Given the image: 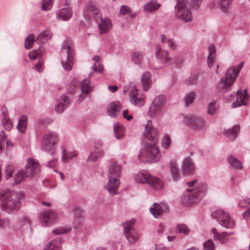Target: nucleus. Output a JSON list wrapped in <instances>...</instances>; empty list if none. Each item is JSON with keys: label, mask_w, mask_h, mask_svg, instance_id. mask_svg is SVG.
<instances>
[{"label": "nucleus", "mask_w": 250, "mask_h": 250, "mask_svg": "<svg viewBox=\"0 0 250 250\" xmlns=\"http://www.w3.org/2000/svg\"><path fill=\"white\" fill-rule=\"evenodd\" d=\"M146 137L147 139L145 147L142 150L138 157H144L148 163H155L160 160L161 153L156 143L158 141V130L152 126V122L148 120L145 125Z\"/></svg>", "instance_id": "1"}, {"label": "nucleus", "mask_w": 250, "mask_h": 250, "mask_svg": "<svg viewBox=\"0 0 250 250\" xmlns=\"http://www.w3.org/2000/svg\"><path fill=\"white\" fill-rule=\"evenodd\" d=\"M24 194L6 189L0 191V208L8 213L17 212L20 208Z\"/></svg>", "instance_id": "2"}, {"label": "nucleus", "mask_w": 250, "mask_h": 250, "mask_svg": "<svg viewBox=\"0 0 250 250\" xmlns=\"http://www.w3.org/2000/svg\"><path fill=\"white\" fill-rule=\"evenodd\" d=\"M121 172V166L117 162H113L109 166L108 178V182L105 188L109 194L114 196L117 193L120 185L119 179Z\"/></svg>", "instance_id": "3"}, {"label": "nucleus", "mask_w": 250, "mask_h": 250, "mask_svg": "<svg viewBox=\"0 0 250 250\" xmlns=\"http://www.w3.org/2000/svg\"><path fill=\"white\" fill-rule=\"evenodd\" d=\"M74 54V47L71 42L69 41H64L62 47L61 63L65 70L70 71L72 70Z\"/></svg>", "instance_id": "4"}, {"label": "nucleus", "mask_w": 250, "mask_h": 250, "mask_svg": "<svg viewBox=\"0 0 250 250\" xmlns=\"http://www.w3.org/2000/svg\"><path fill=\"white\" fill-rule=\"evenodd\" d=\"M40 170L39 164L35 162L33 159L29 158L27 159V163L24 169L19 171L15 175L13 186L23 181L27 177L31 176Z\"/></svg>", "instance_id": "5"}, {"label": "nucleus", "mask_w": 250, "mask_h": 250, "mask_svg": "<svg viewBox=\"0 0 250 250\" xmlns=\"http://www.w3.org/2000/svg\"><path fill=\"white\" fill-rule=\"evenodd\" d=\"M233 70L228 69L224 77H222L216 84V89L220 93H225L230 91L236 79L231 74Z\"/></svg>", "instance_id": "6"}, {"label": "nucleus", "mask_w": 250, "mask_h": 250, "mask_svg": "<svg viewBox=\"0 0 250 250\" xmlns=\"http://www.w3.org/2000/svg\"><path fill=\"white\" fill-rule=\"evenodd\" d=\"M187 0H177L175 6V16L182 20L185 22H188L192 20V15L191 12L187 7Z\"/></svg>", "instance_id": "7"}, {"label": "nucleus", "mask_w": 250, "mask_h": 250, "mask_svg": "<svg viewBox=\"0 0 250 250\" xmlns=\"http://www.w3.org/2000/svg\"><path fill=\"white\" fill-rule=\"evenodd\" d=\"M215 219L222 227L228 229L233 228L235 226V222L229 214L223 209H217L213 214Z\"/></svg>", "instance_id": "8"}, {"label": "nucleus", "mask_w": 250, "mask_h": 250, "mask_svg": "<svg viewBox=\"0 0 250 250\" xmlns=\"http://www.w3.org/2000/svg\"><path fill=\"white\" fill-rule=\"evenodd\" d=\"M135 223V219L122 224L124 227L125 235L130 245H134L139 239V235L137 230L134 228Z\"/></svg>", "instance_id": "9"}, {"label": "nucleus", "mask_w": 250, "mask_h": 250, "mask_svg": "<svg viewBox=\"0 0 250 250\" xmlns=\"http://www.w3.org/2000/svg\"><path fill=\"white\" fill-rule=\"evenodd\" d=\"M166 103L165 97L159 95L153 100L148 111V115L151 118L155 117L160 114L161 109Z\"/></svg>", "instance_id": "10"}, {"label": "nucleus", "mask_w": 250, "mask_h": 250, "mask_svg": "<svg viewBox=\"0 0 250 250\" xmlns=\"http://www.w3.org/2000/svg\"><path fill=\"white\" fill-rule=\"evenodd\" d=\"M183 122L195 130H201L205 126L204 120L202 118L195 115H189L185 116Z\"/></svg>", "instance_id": "11"}, {"label": "nucleus", "mask_w": 250, "mask_h": 250, "mask_svg": "<svg viewBox=\"0 0 250 250\" xmlns=\"http://www.w3.org/2000/svg\"><path fill=\"white\" fill-rule=\"evenodd\" d=\"M200 200L196 190L193 189H187V192L184 193L181 198L182 204L187 206L196 203Z\"/></svg>", "instance_id": "12"}, {"label": "nucleus", "mask_w": 250, "mask_h": 250, "mask_svg": "<svg viewBox=\"0 0 250 250\" xmlns=\"http://www.w3.org/2000/svg\"><path fill=\"white\" fill-rule=\"evenodd\" d=\"M57 214L52 210H46L40 216V221L44 226H49L57 220Z\"/></svg>", "instance_id": "13"}, {"label": "nucleus", "mask_w": 250, "mask_h": 250, "mask_svg": "<svg viewBox=\"0 0 250 250\" xmlns=\"http://www.w3.org/2000/svg\"><path fill=\"white\" fill-rule=\"evenodd\" d=\"M88 12H90L91 16L93 17L96 22H98L99 19L101 18V17H102L100 10L93 4H89L88 5L86 8L84 9L83 12V17L87 21L90 20V16Z\"/></svg>", "instance_id": "14"}, {"label": "nucleus", "mask_w": 250, "mask_h": 250, "mask_svg": "<svg viewBox=\"0 0 250 250\" xmlns=\"http://www.w3.org/2000/svg\"><path fill=\"white\" fill-rule=\"evenodd\" d=\"M249 97L247 89L238 90L236 93V101L232 104V107L236 108L243 105H246L247 101Z\"/></svg>", "instance_id": "15"}, {"label": "nucleus", "mask_w": 250, "mask_h": 250, "mask_svg": "<svg viewBox=\"0 0 250 250\" xmlns=\"http://www.w3.org/2000/svg\"><path fill=\"white\" fill-rule=\"evenodd\" d=\"M72 16V10L69 7H64L56 11V17L57 20L67 21Z\"/></svg>", "instance_id": "16"}, {"label": "nucleus", "mask_w": 250, "mask_h": 250, "mask_svg": "<svg viewBox=\"0 0 250 250\" xmlns=\"http://www.w3.org/2000/svg\"><path fill=\"white\" fill-rule=\"evenodd\" d=\"M70 99L65 95H62L56 102L55 111L58 113H62L68 107Z\"/></svg>", "instance_id": "17"}, {"label": "nucleus", "mask_w": 250, "mask_h": 250, "mask_svg": "<svg viewBox=\"0 0 250 250\" xmlns=\"http://www.w3.org/2000/svg\"><path fill=\"white\" fill-rule=\"evenodd\" d=\"M108 115L112 118L117 117L122 109L121 103L118 101H114L109 104L107 106Z\"/></svg>", "instance_id": "18"}, {"label": "nucleus", "mask_w": 250, "mask_h": 250, "mask_svg": "<svg viewBox=\"0 0 250 250\" xmlns=\"http://www.w3.org/2000/svg\"><path fill=\"white\" fill-rule=\"evenodd\" d=\"M155 49V55L157 58L163 63H166L170 61L171 58L168 51L162 49L161 47L158 45L156 46Z\"/></svg>", "instance_id": "19"}, {"label": "nucleus", "mask_w": 250, "mask_h": 250, "mask_svg": "<svg viewBox=\"0 0 250 250\" xmlns=\"http://www.w3.org/2000/svg\"><path fill=\"white\" fill-rule=\"evenodd\" d=\"M99 21H101L98 23V27L101 34L107 33L111 28L112 23L110 20L107 18L103 19L102 17L99 19Z\"/></svg>", "instance_id": "20"}, {"label": "nucleus", "mask_w": 250, "mask_h": 250, "mask_svg": "<svg viewBox=\"0 0 250 250\" xmlns=\"http://www.w3.org/2000/svg\"><path fill=\"white\" fill-rule=\"evenodd\" d=\"M95 152H91L90 155L87 158V160L96 161L99 157H102L104 155V151L102 148V145L100 143H97L95 145Z\"/></svg>", "instance_id": "21"}, {"label": "nucleus", "mask_w": 250, "mask_h": 250, "mask_svg": "<svg viewBox=\"0 0 250 250\" xmlns=\"http://www.w3.org/2000/svg\"><path fill=\"white\" fill-rule=\"evenodd\" d=\"M211 232L213 234V237L215 241H218L222 244L226 243L228 241L227 232L219 233L216 228H212Z\"/></svg>", "instance_id": "22"}, {"label": "nucleus", "mask_w": 250, "mask_h": 250, "mask_svg": "<svg viewBox=\"0 0 250 250\" xmlns=\"http://www.w3.org/2000/svg\"><path fill=\"white\" fill-rule=\"evenodd\" d=\"M51 36V31L48 29H46L43 31L37 36L35 42L40 45L43 44L50 40Z\"/></svg>", "instance_id": "23"}, {"label": "nucleus", "mask_w": 250, "mask_h": 250, "mask_svg": "<svg viewBox=\"0 0 250 250\" xmlns=\"http://www.w3.org/2000/svg\"><path fill=\"white\" fill-rule=\"evenodd\" d=\"M169 169L172 175V180L175 182H177L180 179L181 175L175 161L172 160L170 162Z\"/></svg>", "instance_id": "24"}, {"label": "nucleus", "mask_w": 250, "mask_h": 250, "mask_svg": "<svg viewBox=\"0 0 250 250\" xmlns=\"http://www.w3.org/2000/svg\"><path fill=\"white\" fill-rule=\"evenodd\" d=\"M130 101L131 103L135 105L142 106L144 104V101L143 98L137 97V89L135 87L132 88L130 92Z\"/></svg>", "instance_id": "25"}, {"label": "nucleus", "mask_w": 250, "mask_h": 250, "mask_svg": "<svg viewBox=\"0 0 250 250\" xmlns=\"http://www.w3.org/2000/svg\"><path fill=\"white\" fill-rule=\"evenodd\" d=\"M41 147L42 150L49 152L51 155L55 153V146L47 140V138H44L43 137L41 141Z\"/></svg>", "instance_id": "26"}, {"label": "nucleus", "mask_w": 250, "mask_h": 250, "mask_svg": "<svg viewBox=\"0 0 250 250\" xmlns=\"http://www.w3.org/2000/svg\"><path fill=\"white\" fill-rule=\"evenodd\" d=\"M240 127L239 125H235L230 129L225 131L224 133L227 138L233 141L237 137Z\"/></svg>", "instance_id": "27"}, {"label": "nucleus", "mask_w": 250, "mask_h": 250, "mask_svg": "<svg viewBox=\"0 0 250 250\" xmlns=\"http://www.w3.org/2000/svg\"><path fill=\"white\" fill-rule=\"evenodd\" d=\"M195 169V166L189 158L184 159L182 166L183 172L185 174H190L192 173Z\"/></svg>", "instance_id": "28"}, {"label": "nucleus", "mask_w": 250, "mask_h": 250, "mask_svg": "<svg viewBox=\"0 0 250 250\" xmlns=\"http://www.w3.org/2000/svg\"><path fill=\"white\" fill-rule=\"evenodd\" d=\"M142 85L144 90L146 91L150 88L152 81L151 75L149 72L146 71L143 75L141 79Z\"/></svg>", "instance_id": "29"}, {"label": "nucleus", "mask_w": 250, "mask_h": 250, "mask_svg": "<svg viewBox=\"0 0 250 250\" xmlns=\"http://www.w3.org/2000/svg\"><path fill=\"white\" fill-rule=\"evenodd\" d=\"M161 42L164 46L167 45L171 50H174L177 48V45L175 40L173 39L167 38L165 35H161Z\"/></svg>", "instance_id": "30"}, {"label": "nucleus", "mask_w": 250, "mask_h": 250, "mask_svg": "<svg viewBox=\"0 0 250 250\" xmlns=\"http://www.w3.org/2000/svg\"><path fill=\"white\" fill-rule=\"evenodd\" d=\"M151 175L146 170L140 171L135 176V181L140 184H145L148 182Z\"/></svg>", "instance_id": "31"}, {"label": "nucleus", "mask_w": 250, "mask_h": 250, "mask_svg": "<svg viewBox=\"0 0 250 250\" xmlns=\"http://www.w3.org/2000/svg\"><path fill=\"white\" fill-rule=\"evenodd\" d=\"M209 54L208 56V65L209 68H211L214 63L216 57V49L214 44H211L208 46Z\"/></svg>", "instance_id": "32"}, {"label": "nucleus", "mask_w": 250, "mask_h": 250, "mask_svg": "<svg viewBox=\"0 0 250 250\" xmlns=\"http://www.w3.org/2000/svg\"><path fill=\"white\" fill-rule=\"evenodd\" d=\"M148 184L155 190H160L163 187V182L159 178L150 176Z\"/></svg>", "instance_id": "33"}, {"label": "nucleus", "mask_w": 250, "mask_h": 250, "mask_svg": "<svg viewBox=\"0 0 250 250\" xmlns=\"http://www.w3.org/2000/svg\"><path fill=\"white\" fill-rule=\"evenodd\" d=\"M161 4L155 0H151L144 5V10L146 12H152L157 10Z\"/></svg>", "instance_id": "34"}, {"label": "nucleus", "mask_w": 250, "mask_h": 250, "mask_svg": "<svg viewBox=\"0 0 250 250\" xmlns=\"http://www.w3.org/2000/svg\"><path fill=\"white\" fill-rule=\"evenodd\" d=\"M114 132L117 139H122L125 135V128L121 123H117L114 125Z\"/></svg>", "instance_id": "35"}, {"label": "nucleus", "mask_w": 250, "mask_h": 250, "mask_svg": "<svg viewBox=\"0 0 250 250\" xmlns=\"http://www.w3.org/2000/svg\"><path fill=\"white\" fill-rule=\"evenodd\" d=\"M27 120L28 118L25 115H22L19 118L17 127L21 133H24L26 131Z\"/></svg>", "instance_id": "36"}, {"label": "nucleus", "mask_w": 250, "mask_h": 250, "mask_svg": "<svg viewBox=\"0 0 250 250\" xmlns=\"http://www.w3.org/2000/svg\"><path fill=\"white\" fill-rule=\"evenodd\" d=\"M149 210L151 213L156 218H159L163 211L162 206L156 203L153 204V207H151Z\"/></svg>", "instance_id": "37"}, {"label": "nucleus", "mask_w": 250, "mask_h": 250, "mask_svg": "<svg viewBox=\"0 0 250 250\" xmlns=\"http://www.w3.org/2000/svg\"><path fill=\"white\" fill-rule=\"evenodd\" d=\"M4 110H5V109L2 108L1 111L3 116L2 124L5 129L10 130L13 126V124L7 113Z\"/></svg>", "instance_id": "38"}, {"label": "nucleus", "mask_w": 250, "mask_h": 250, "mask_svg": "<svg viewBox=\"0 0 250 250\" xmlns=\"http://www.w3.org/2000/svg\"><path fill=\"white\" fill-rule=\"evenodd\" d=\"M43 137L44 138H47V140L49 141L54 146L59 140L58 135L54 131L48 132L45 133Z\"/></svg>", "instance_id": "39"}, {"label": "nucleus", "mask_w": 250, "mask_h": 250, "mask_svg": "<svg viewBox=\"0 0 250 250\" xmlns=\"http://www.w3.org/2000/svg\"><path fill=\"white\" fill-rule=\"evenodd\" d=\"M229 161L230 164L235 168L242 169L244 168L242 162L232 155L229 156Z\"/></svg>", "instance_id": "40"}, {"label": "nucleus", "mask_w": 250, "mask_h": 250, "mask_svg": "<svg viewBox=\"0 0 250 250\" xmlns=\"http://www.w3.org/2000/svg\"><path fill=\"white\" fill-rule=\"evenodd\" d=\"M81 90L82 93L87 94L92 91V87L90 84V80L88 78L84 79L81 83Z\"/></svg>", "instance_id": "41"}, {"label": "nucleus", "mask_w": 250, "mask_h": 250, "mask_svg": "<svg viewBox=\"0 0 250 250\" xmlns=\"http://www.w3.org/2000/svg\"><path fill=\"white\" fill-rule=\"evenodd\" d=\"M44 250H61L60 242L57 240L51 241L45 246Z\"/></svg>", "instance_id": "42"}, {"label": "nucleus", "mask_w": 250, "mask_h": 250, "mask_svg": "<svg viewBox=\"0 0 250 250\" xmlns=\"http://www.w3.org/2000/svg\"><path fill=\"white\" fill-rule=\"evenodd\" d=\"M144 57V53L142 52L136 51L132 53L131 58L132 61L136 64H140L141 61Z\"/></svg>", "instance_id": "43"}, {"label": "nucleus", "mask_w": 250, "mask_h": 250, "mask_svg": "<svg viewBox=\"0 0 250 250\" xmlns=\"http://www.w3.org/2000/svg\"><path fill=\"white\" fill-rule=\"evenodd\" d=\"M193 189L196 190L197 194L199 195V199H200L203 195L207 192L208 188L207 185L205 184H200L196 188Z\"/></svg>", "instance_id": "44"}, {"label": "nucleus", "mask_w": 250, "mask_h": 250, "mask_svg": "<svg viewBox=\"0 0 250 250\" xmlns=\"http://www.w3.org/2000/svg\"><path fill=\"white\" fill-rule=\"evenodd\" d=\"M175 231L176 233L186 235L189 234L190 229L186 225L182 224L177 225Z\"/></svg>", "instance_id": "45"}, {"label": "nucleus", "mask_w": 250, "mask_h": 250, "mask_svg": "<svg viewBox=\"0 0 250 250\" xmlns=\"http://www.w3.org/2000/svg\"><path fill=\"white\" fill-rule=\"evenodd\" d=\"M232 1L233 0H221L219 4L220 9L224 12H226L231 4Z\"/></svg>", "instance_id": "46"}, {"label": "nucleus", "mask_w": 250, "mask_h": 250, "mask_svg": "<svg viewBox=\"0 0 250 250\" xmlns=\"http://www.w3.org/2000/svg\"><path fill=\"white\" fill-rule=\"evenodd\" d=\"M196 96V94L194 91H191L188 93L185 98L186 105L188 106L190 104H192Z\"/></svg>", "instance_id": "47"}, {"label": "nucleus", "mask_w": 250, "mask_h": 250, "mask_svg": "<svg viewBox=\"0 0 250 250\" xmlns=\"http://www.w3.org/2000/svg\"><path fill=\"white\" fill-rule=\"evenodd\" d=\"M53 0H42V10L47 11L50 10L53 6Z\"/></svg>", "instance_id": "48"}, {"label": "nucleus", "mask_w": 250, "mask_h": 250, "mask_svg": "<svg viewBox=\"0 0 250 250\" xmlns=\"http://www.w3.org/2000/svg\"><path fill=\"white\" fill-rule=\"evenodd\" d=\"M35 41L34 36L33 34L29 35L25 38V48L26 49H30L33 44L34 42Z\"/></svg>", "instance_id": "49"}, {"label": "nucleus", "mask_w": 250, "mask_h": 250, "mask_svg": "<svg viewBox=\"0 0 250 250\" xmlns=\"http://www.w3.org/2000/svg\"><path fill=\"white\" fill-rule=\"evenodd\" d=\"M243 65H244V62H242L237 66V67L232 66L231 67H230L228 69H231V70H233V73L231 74L233 77H234L236 79L240 73L241 69L243 68Z\"/></svg>", "instance_id": "50"}, {"label": "nucleus", "mask_w": 250, "mask_h": 250, "mask_svg": "<svg viewBox=\"0 0 250 250\" xmlns=\"http://www.w3.org/2000/svg\"><path fill=\"white\" fill-rule=\"evenodd\" d=\"M170 137L168 134H166L162 139V145L163 147L167 149L171 144Z\"/></svg>", "instance_id": "51"}, {"label": "nucleus", "mask_w": 250, "mask_h": 250, "mask_svg": "<svg viewBox=\"0 0 250 250\" xmlns=\"http://www.w3.org/2000/svg\"><path fill=\"white\" fill-rule=\"evenodd\" d=\"M70 231V228L60 227L52 230V233L56 235H61L68 232Z\"/></svg>", "instance_id": "52"}, {"label": "nucleus", "mask_w": 250, "mask_h": 250, "mask_svg": "<svg viewBox=\"0 0 250 250\" xmlns=\"http://www.w3.org/2000/svg\"><path fill=\"white\" fill-rule=\"evenodd\" d=\"M204 249L206 250H214L215 245L212 239H208L203 244Z\"/></svg>", "instance_id": "53"}, {"label": "nucleus", "mask_w": 250, "mask_h": 250, "mask_svg": "<svg viewBox=\"0 0 250 250\" xmlns=\"http://www.w3.org/2000/svg\"><path fill=\"white\" fill-rule=\"evenodd\" d=\"M202 0H190L188 3L192 9H196L200 7Z\"/></svg>", "instance_id": "54"}, {"label": "nucleus", "mask_w": 250, "mask_h": 250, "mask_svg": "<svg viewBox=\"0 0 250 250\" xmlns=\"http://www.w3.org/2000/svg\"><path fill=\"white\" fill-rule=\"evenodd\" d=\"M215 105V102H211L208 104L207 113L208 114L212 115L215 114L216 110Z\"/></svg>", "instance_id": "55"}, {"label": "nucleus", "mask_w": 250, "mask_h": 250, "mask_svg": "<svg viewBox=\"0 0 250 250\" xmlns=\"http://www.w3.org/2000/svg\"><path fill=\"white\" fill-rule=\"evenodd\" d=\"M15 171V168L12 165H8L6 167V178L7 179H9L12 175V173Z\"/></svg>", "instance_id": "56"}, {"label": "nucleus", "mask_w": 250, "mask_h": 250, "mask_svg": "<svg viewBox=\"0 0 250 250\" xmlns=\"http://www.w3.org/2000/svg\"><path fill=\"white\" fill-rule=\"evenodd\" d=\"M6 139V136L3 131L0 132V150L4 148V142Z\"/></svg>", "instance_id": "57"}, {"label": "nucleus", "mask_w": 250, "mask_h": 250, "mask_svg": "<svg viewBox=\"0 0 250 250\" xmlns=\"http://www.w3.org/2000/svg\"><path fill=\"white\" fill-rule=\"evenodd\" d=\"M29 221L27 216H24L21 217L19 220V224L20 227H22L25 224H29Z\"/></svg>", "instance_id": "58"}, {"label": "nucleus", "mask_w": 250, "mask_h": 250, "mask_svg": "<svg viewBox=\"0 0 250 250\" xmlns=\"http://www.w3.org/2000/svg\"><path fill=\"white\" fill-rule=\"evenodd\" d=\"M250 204V198H247L242 200L239 202V206L241 208H245Z\"/></svg>", "instance_id": "59"}, {"label": "nucleus", "mask_w": 250, "mask_h": 250, "mask_svg": "<svg viewBox=\"0 0 250 250\" xmlns=\"http://www.w3.org/2000/svg\"><path fill=\"white\" fill-rule=\"evenodd\" d=\"M130 12L131 11L129 7L125 5H123L121 6L120 10V14L122 15L126 14L127 13H130Z\"/></svg>", "instance_id": "60"}, {"label": "nucleus", "mask_w": 250, "mask_h": 250, "mask_svg": "<svg viewBox=\"0 0 250 250\" xmlns=\"http://www.w3.org/2000/svg\"><path fill=\"white\" fill-rule=\"evenodd\" d=\"M40 53L36 50H33L29 53V57L32 60H36L39 55Z\"/></svg>", "instance_id": "61"}, {"label": "nucleus", "mask_w": 250, "mask_h": 250, "mask_svg": "<svg viewBox=\"0 0 250 250\" xmlns=\"http://www.w3.org/2000/svg\"><path fill=\"white\" fill-rule=\"evenodd\" d=\"M93 70L95 71H97L98 72H102L103 70V66L101 64H99L97 66H96V64H94L93 66Z\"/></svg>", "instance_id": "62"}, {"label": "nucleus", "mask_w": 250, "mask_h": 250, "mask_svg": "<svg viewBox=\"0 0 250 250\" xmlns=\"http://www.w3.org/2000/svg\"><path fill=\"white\" fill-rule=\"evenodd\" d=\"M128 111L127 110H125L123 112V116L125 119L127 121H130L132 119V116L128 114Z\"/></svg>", "instance_id": "63"}, {"label": "nucleus", "mask_w": 250, "mask_h": 250, "mask_svg": "<svg viewBox=\"0 0 250 250\" xmlns=\"http://www.w3.org/2000/svg\"><path fill=\"white\" fill-rule=\"evenodd\" d=\"M197 78L196 76L189 78L187 82L189 84H195L197 82Z\"/></svg>", "instance_id": "64"}]
</instances>
